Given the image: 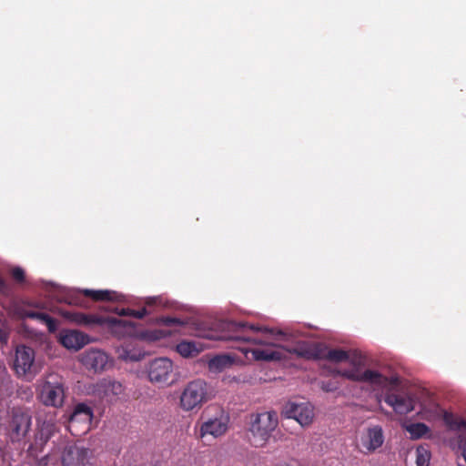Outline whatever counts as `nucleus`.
<instances>
[{"instance_id": "nucleus-1", "label": "nucleus", "mask_w": 466, "mask_h": 466, "mask_svg": "<svg viewBox=\"0 0 466 466\" xmlns=\"http://www.w3.org/2000/svg\"><path fill=\"white\" fill-rule=\"evenodd\" d=\"M322 360L339 363L350 360L351 368L339 371V374L352 381L365 382L372 386L382 387L387 384L386 376L377 370H363L365 366L364 357L360 353H354L352 357L349 351L341 349L329 350L325 346L321 347Z\"/></svg>"}, {"instance_id": "nucleus-2", "label": "nucleus", "mask_w": 466, "mask_h": 466, "mask_svg": "<svg viewBox=\"0 0 466 466\" xmlns=\"http://www.w3.org/2000/svg\"><path fill=\"white\" fill-rule=\"evenodd\" d=\"M66 317L72 322L86 328L106 326L117 337H135L137 335L136 324L130 320L83 312H66Z\"/></svg>"}, {"instance_id": "nucleus-3", "label": "nucleus", "mask_w": 466, "mask_h": 466, "mask_svg": "<svg viewBox=\"0 0 466 466\" xmlns=\"http://www.w3.org/2000/svg\"><path fill=\"white\" fill-rule=\"evenodd\" d=\"M278 425L279 416L274 410L251 413L248 422V437L250 444L256 448L265 447Z\"/></svg>"}, {"instance_id": "nucleus-4", "label": "nucleus", "mask_w": 466, "mask_h": 466, "mask_svg": "<svg viewBox=\"0 0 466 466\" xmlns=\"http://www.w3.org/2000/svg\"><path fill=\"white\" fill-rule=\"evenodd\" d=\"M38 400L46 407L61 408L66 399V382L56 373H49L38 381Z\"/></svg>"}, {"instance_id": "nucleus-5", "label": "nucleus", "mask_w": 466, "mask_h": 466, "mask_svg": "<svg viewBox=\"0 0 466 466\" xmlns=\"http://www.w3.org/2000/svg\"><path fill=\"white\" fill-rule=\"evenodd\" d=\"M228 329L232 331L233 334L226 338V339L238 342H251L258 345H274L269 338L273 334V331L267 328L262 329L243 321H230L228 323Z\"/></svg>"}, {"instance_id": "nucleus-6", "label": "nucleus", "mask_w": 466, "mask_h": 466, "mask_svg": "<svg viewBox=\"0 0 466 466\" xmlns=\"http://www.w3.org/2000/svg\"><path fill=\"white\" fill-rule=\"evenodd\" d=\"M212 398L210 386L203 380L189 381L183 389L179 405L184 411L198 410Z\"/></svg>"}, {"instance_id": "nucleus-7", "label": "nucleus", "mask_w": 466, "mask_h": 466, "mask_svg": "<svg viewBox=\"0 0 466 466\" xmlns=\"http://www.w3.org/2000/svg\"><path fill=\"white\" fill-rule=\"evenodd\" d=\"M32 415L27 408L13 407L8 413L5 427V434L12 443L23 441L31 430Z\"/></svg>"}, {"instance_id": "nucleus-8", "label": "nucleus", "mask_w": 466, "mask_h": 466, "mask_svg": "<svg viewBox=\"0 0 466 466\" xmlns=\"http://www.w3.org/2000/svg\"><path fill=\"white\" fill-rule=\"evenodd\" d=\"M35 353L34 349L25 345H19L15 349L13 370L18 378L28 380L35 378L38 370L35 363Z\"/></svg>"}, {"instance_id": "nucleus-9", "label": "nucleus", "mask_w": 466, "mask_h": 466, "mask_svg": "<svg viewBox=\"0 0 466 466\" xmlns=\"http://www.w3.org/2000/svg\"><path fill=\"white\" fill-rule=\"evenodd\" d=\"M228 413L222 409H218L213 417L208 418L200 423L196 434L203 441L207 436L217 439L226 434L228 430Z\"/></svg>"}, {"instance_id": "nucleus-10", "label": "nucleus", "mask_w": 466, "mask_h": 466, "mask_svg": "<svg viewBox=\"0 0 466 466\" xmlns=\"http://www.w3.org/2000/svg\"><path fill=\"white\" fill-rule=\"evenodd\" d=\"M94 452L91 449L77 443L66 446L62 451V466H91Z\"/></svg>"}, {"instance_id": "nucleus-11", "label": "nucleus", "mask_w": 466, "mask_h": 466, "mask_svg": "<svg viewBox=\"0 0 466 466\" xmlns=\"http://www.w3.org/2000/svg\"><path fill=\"white\" fill-rule=\"evenodd\" d=\"M384 401L400 415H406L415 408V399L405 390H390L385 394Z\"/></svg>"}, {"instance_id": "nucleus-12", "label": "nucleus", "mask_w": 466, "mask_h": 466, "mask_svg": "<svg viewBox=\"0 0 466 466\" xmlns=\"http://www.w3.org/2000/svg\"><path fill=\"white\" fill-rule=\"evenodd\" d=\"M173 372V363L167 358H158L152 360L148 366V379L151 382L168 385Z\"/></svg>"}, {"instance_id": "nucleus-13", "label": "nucleus", "mask_w": 466, "mask_h": 466, "mask_svg": "<svg viewBox=\"0 0 466 466\" xmlns=\"http://www.w3.org/2000/svg\"><path fill=\"white\" fill-rule=\"evenodd\" d=\"M283 415L288 419H294L302 427H306L313 421L314 409L309 402L289 401L284 407Z\"/></svg>"}, {"instance_id": "nucleus-14", "label": "nucleus", "mask_w": 466, "mask_h": 466, "mask_svg": "<svg viewBox=\"0 0 466 466\" xmlns=\"http://www.w3.org/2000/svg\"><path fill=\"white\" fill-rule=\"evenodd\" d=\"M93 419V410L91 407L85 403H78L75 406L72 413L68 419V428L70 431L77 435V432H74L78 425L83 426V431L86 432L90 429V423Z\"/></svg>"}, {"instance_id": "nucleus-15", "label": "nucleus", "mask_w": 466, "mask_h": 466, "mask_svg": "<svg viewBox=\"0 0 466 466\" xmlns=\"http://www.w3.org/2000/svg\"><path fill=\"white\" fill-rule=\"evenodd\" d=\"M93 391L101 400L113 402L124 392V387L119 381L103 379L94 385Z\"/></svg>"}, {"instance_id": "nucleus-16", "label": "nucleus", "mask_w": 466, "mask_h": 466, "mask_svg": "<svg viewBox=\"0 0 466 466\" xmlns=\"http://www.w3.org/2000/svg\"><path fill=\"white\" fill-rule=\"evenodd\" d=\"M383 442L382 428L379 425L370 427L360 437V450L365 453H371L379 449Z\"/></svg>"}, {"instance_id": "nucleus-17", "label": "nucleus", "mask_w": 466, "mask_h": 466, "mask_svg": "<svg viewBox=\"0 0 466 466\" xmlns=\"http://www.w3.org/2000/svg\"><path fill=\"white\" fill-rule=\"evenodd\" d=\"M81 363L89 370L98 372L103 370L107 362V355L99 350H89L81 355Z\"/></svg>"}, {"instance_id": "nucleus-18", "label": "nucleus", "mask_w": 466, "mask_h": 466, "mask_svg": "<svg viewBox=\"0 0 466 466\" xmlns=\"http://www.w3.org/2000/svg\"><path fill=\"white\" fill-rule=\"evenodd\" d=\"M54 431V424L44 422L35 435L34 442L27 449L29 456H37L51 438Z\"/></svg>"}, {"instance_id": "nucleus-19", "label": "nucleus", "mask_w": 466, "mask_h": 466, "mask_svg": "<svg viewBox=\"0 0 466 466\" xmlns=\"http://www.w3.org/2000/svg\"><path fill=\"white\" fill-rule=\"evenodd\" d=\"M321 347L320 343L300 342L289 351L306 360H322Z\"/></svg>"}, {"instance_id": "nucleus-20", "label": "nucleus", "mask_w": 466, "mask_h": 466, "mask_svg": "<svg viewBox=\"0 0 466 466\" xmlns=\"http://www.w3.org/2000/svg\"><path fill=\"white\" fill-rule=\"evenodd\" d=\"M88 342V337L77 330H67L60 335V343L68 350H77Z\"/></svg>"}, {"instance_id": "nucleus-21", "label": "nucleus", "mask_w": 466, "mask_h": 466, "mask_svg": "<svg viewBox=\"0 0 466 466\" xmlns=\"http://www.w3.org/2000/svg\"><path fill=\"white\" fill-rule=\"evenodd\" d=\"M160 303V299L157 297L147 298L145 300V306L138 310L131 309H121L115 308L114 311L119 316H130L136 319H141L145 316L150 314L152 312L151 308Z\"/></svg>"}, {"instance_id": "nucleus-22", "label": "nucleus", "mask_w": 466, "mask_h": 466, "mask_svg": "<svg viewBox=\"0 0 466 466\" xmlns=\"http://www.w3.org/2000/svg\"><path fill=\"white\" fill-rule=\"evenodd\" d=\"M240 350L245 353L246 357H248V353H251L255 360H279L282 358L279 351L273 350L270 348L250 350L241 348Z\"/></svg>"}, {"instance_id": "nucleus-23", "label": "nucleus", "mask_w": 466, "mask_h": 466, "mask_svg": "<svg viewBox=\"0 0 466 466\" xmlns=\"http://www.w3.org/2000/svg\"><path fill=\"white\" fill-rule=\"evenodd\" d=\"M82 293L95 301H113L118 300L119 295L112 290H94L83 289Z\"/></svg>"}, {"instance_id": "nucleus-24", "label": "nucleus", "mask_w": 466, "mask_h": 466, "mask_svg": "<svg viewBox=\"0 0 466 466\" xmlns=\"http://www.w3.org/2000/svg\"><path fill=\"white\" fill-rule=\"evenodd\" d=\"M231 365L232 359L228 355H218L208 361V368L212 371H221Z\"/></svg>"}, {"instance_id": "nucleus-25", "label": "nucleus", "mask_w": 466, "mask_h": 466, "mask_svg": "<svg viewBox=\"0 0 466 466\" xmlns=\"http://www.w3.org/2000/svg\"><path fill=\"white\" fill-rule=\"evenodd\" d=\"M412 439H420L429 432V427L421 422L412 423L407 427Z\"/></svg>"}, {"instance_id": "nucleus-26", "label": "nucleus", "mask_w": 466, "mask_h": 466, "mask_svg": "<svg viewBox=\"0 0 466 466\" xmlns=\"http://www.w3.org/2000/svg\"><path fill=\"white\" fill-rule=\"evenodd\" d=\"M39 322L45 324L47 327L49 332H56L57 329V320L45 312H38L35 317Z\"/></svg>"}, {"instance_id": "nucleus-27", "label": "nucleus", "mask_w": 466, "mask_h": 466, "mask_svg": "<svg viewBox=\"0 0 466 466\" xmlns=\"http://www.w3.org/2000/svg\"><path fill=\"white\" fill-rule=\"evenodd\" d=\"M177 351L183 357H191L198 353L195 344L189 341L178 343L177 345Z\"/></svg>"}, {"instance_id": "nucleus-28", "label": "nucleus", "mask_w": 466, "mask_h": 466, "mask_svg": "<svg viewBox=\"0 0 466 466\" xmlns=\"http://www.w3.org/2000/svg\"><path fill=\"white\" fill-rule=\"evenodd\" d=\"M431 460L430 451L423 446L416 449V464L417 466H429Z\"/></svg>"}, {"instance_id": "nucleus-29", "label": "nucleus", "mask_w": 466, "mask_h": 466, "mask_svg": "<svg viewBox=\"0 0 466 466\" xmlns=\"http://www.w3.org/2000/svg\"><path fill=\"white\" fill-rule=\"evenodd\" d=\"M158 322L166 327H181L185 325V321L175 317H163L158 319Z\"/></svg>"}, {"instance_id": "nucleus-30", "label": "nucleus", "mask_w": 466, "mask_h": 466, "mask_svg": "<svg viewBox=\"0 0 466 466\" xmlns=\"http://www.w3.org/2000/svg\"><path fill=\"white\" fill-rule=\"evenodd\" d=\"M11 275H12L13 279L19 283H22L25 281V271L20 267L14 268L11 270Z\"/></svg>"}, {"instance_id": "nucleus-31", "label": "nucleus", "mask_w": 466, "mask_h": 466, "mask_svg": "<svg viewBox=\"0 0 466 466\" xmlns=\"http://www.w3.org/2000/svg\"><path fill=\"white\" fill-rule=\"evenodd\" d=\"M35 458V462L32 466H47L48 464V455H44L40 459H37V456H33Z\"/></svg>"}, {"instance_id": "nucleus-32", "label": "nucleus", "mask_w": 466, "mask_h": 466, "mask_svg": "<svg viewBox=\"0 0 466 466\" xmlns=\"http://www.w3.org/2000/svg\"><path fill=\"white\" fill-rule=\"evenodd\" d=\"M321 389L326 392H329V391H334L336 390V387L334 385H332L331 383L322 382Z\"/></svg>"}, {"instance_id": "nucleus-33", "label": "nucleus", "mask_w": 466, "mask_h": 466, "mask_svg": "<svg viewBox=\"0 0 466 466\" xmlns=\"http://www.w3.org/2000/svg\"><path fill=\"white\" fill-rule=\"evenodd\" d=\"M8 291V286L5 281L0 277V292L6 294Z\"/></svg>"}, {"instance_id": "nucleus-34", "label": "nucleus", "mask_w": 466, "mask_h": 466, "mask_svg": "<svg viewBox=\"0 0 466 466\" xmlns=\"http://www.w3.org/2000/svg\"><path fill=\"white\" fill-rule=\"evenodd\" d=\"M37 313H38V311L25 310L24 312V317L32 319H35V317H37Z\"/></svg>"}, {"instance_id": "nucleus-35", "label": "nucleus", "mask_w": 466, "mask_h": 466, "mask_svg": "<svg viewBox=\"0 0 466 466\" xmlns=\"http://www.w3.org/2000/svg\"><path fill=\"white\" fill-rule=\"evenodd\" d=\"M0 342L5 344L7 342V336L4 334H0Z\"/></svg>"}]
</instances>
